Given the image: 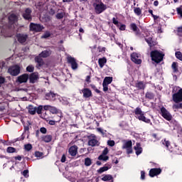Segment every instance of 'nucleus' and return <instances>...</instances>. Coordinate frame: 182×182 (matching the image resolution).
<instances>
[{
	"instance_id": "1",
	"label": "nucleus",
	"mask_w": 182,
	"mask_h": 182,
	"mask_svg": "<svg viewBox=\"0 0 182 182\" xmlns=\"http://www.w3.org/2000/svg\"><path fill=\"white\" fill-rule=\"evenodd\" d=\"M93 6L95 8V12L99 15L102 14V12H105L107 9V6L102 1L96 0L95 2L93 4Z\"/></svg>"
},
{
	"instance_id": "2",
	"label": "nucleus",
	"mask_w": 182,
	"mask_h": 182,
	"mask_svg": "<svg viewBox=\"0 0 182 182\" xmlns=\"http://www.w3.org/2000/svg\"><path fill=\"white\" fill-rule=\"evenodd\" d=\"M174 92H177L174 93ZM173 93H174L172 96L173 102L175 103H178L182 102V89L178 87H174L173 90Z\"/></svg>"
},
{
	"instance_id": "3",
	"label": "nucleus",
	"mask_w": 182,
	"mask_h": 182,
	"mask_svg": "<svg viewBox=\"0 0 182 182\" xmlns=\"http://www.w3.org/2000/svg\"><path fill=\"white\" fill-rule=\"evenodd\" d=\"M135 114L136 119H139V120L144 122L145 123H151V124H152L150 119H147L144 117V112L141 111V109L139 107L135 109Z\"/></svg>"
},
{
	"instance_id": "4",
	"label": "nucleus",
	"mask_w": 182,
	"mask_h": 182,
	"mask_svg": "<svg viewBox=\"0 0 182 182\" xmlns=\"http://www.w3.org/2000/svg\"><path fill=\"white\" fill-rule=\"evenodd\" d=\"M164 55H162L161 53L159 52L158 50H154L151 52V57L154 62L156 63H160L161 60H163V57Z\"/></svg>"
},
{
	"instance_id": "5",
	"label": "nucleus",
	"mask_w": 182,
	"mask_h": 182,
	"mask_svg": "<svg viewBox=\"0 0 182 182\" xmlns=\"http://www.w3.org/2000/svg\"><path fill=\"white\" fill-rule=\"evenodd\" d=\"M18 22V16L15 15L14 14H12L9 17V28H15V26H16Z\"/></svg>"
},
{
	"instance_id": "6",
	"label": "nucleus",
	"mask_w": 182,
	"mask_h": 182,
	"mask_svg": "<svg viewBox=\"0 0 182 182\" xmlns=\"http://www.w3.org/2000/svg\"><path fill=\"white\" fill-rule=\"evenodd\" d=\"M8 72L11 76H18L21 73V68L19 65H14L9 68Z\"/></svg>"
},
{
	"instance_id": "7",
	"label": "nucleus",
	"mask_w": 182,
	"mask_h": 182,
	"mask_svg": "<svg viewBox=\"0 0 182 182\" xmlns=\"http://www.w3.org/2000/svg\"><path fill=\"white\" fill-rule=\"evenodd\" d=\"M131 60L136 65H141V55L137 53H133L131 54Z\"/></svg>"
},
{
	"instance_id": "8",
	"label": "nucleus",
	"mask_w": 182,
	"mask_h": 182,
	"mask_svg": "<svg viewBox=\"0 0 182 182\" xmlns=\"http://www.w3.org/2000/svg\"><path fill=\"white\" fill-rule=\"evenodd\" d=\"M67 61L71 65L73 70H76V69H77V63L76 62V59H75V58L68 55Z\"/></svg>"
},
{
	"instance_id": "9",
	"label": "nucleus",
	"mask_w": 182,
	"mask_h": 182,
	"mask_svg": "<svg viewBox=\"0 0 182 182\" xmlns=\"http://www.w3.org/2000/svg\"><path fill=\"white\" fill-rule=\"evenodd\" d=\"M88 146L95 147V146H99V141L96 139V135L91 134L89 136Z\"/></svg>"
},
{
	"instance_id": "10",
	"label": "nucleus",
	"mask_w": 182,
	"mask_h": 182,
	"mask_svg": "<svg viewBox=\"0 0 182 182\" xmlns=\"http://www.w3.org/2000/svg\"><path fill=\"white\" fill-rule=\"evenodd\" d=\"M30 29L34 32H41V31L43 29V26L31 23L30 25Z\"/></svg>"
},
{
	"instance_id": "11",
	"label": "nucleus",
	"mask_w": 182,
	"mask_h": 182,
	"mask_svg": "<svg viewBox=\"0 0 182 182\" xmlns=\"http://www.w3.org/2000/svg\"><path fill=\"white\" fill-rule=\"evenodd\" d=\"M161 114L164 119H166V120L170 121L171 119V114L170 112H168V111H167V109H166V108L162 107L161 109Z\"/></svg>"
},
{
	"instance_id": "12",
	"label": "nucleus",
	"mask_w": 182,
	"mask_h": 182,
	"mask_svg": "<svg viewBox=\"0 0 182 182\" xmlns=\"http://www.w3.org/2000/svg\"><path fill=\"white\" fill-rule=\"evenodd\" d=\"M132 141H127L123 144L122 149H126L127 154H130L133 152V149H132Z\"/></svg>"
},
{
	"instance_id": "13",
	"label": "nucleus",
	"mask_w": 182,
	"mask_h": 182,
	"mask_svg": "<svg viewBox=\"0 0 182 182\" xmlns=\"http://www.w3.org/2000/svg\"><path fill=\"white\" fill-rule=\"evenodd\" d=\"M107 153H109V149L107 148H105L102 151V154H101L98 157L99 160H102L103 161H107V160H109V156H106Z\"/></svg>"
},
{
	"instance_id": "14",
	"label": "nucleus",
	"mask_w": 182,
	"mask_h": 182,
	"mask_svg": "<svg viewBox=\"0 0 182 182\" xmlns=\"http://www.w3.org/2000/svg\"><path fill=\"white\" fill-rule=\"evenodd\" d=\"M31 14H32V11L29 9H26L23 14V17L27 21H31L32 19V15Z\"/></svg>"
},
{
	"instance_id": "15",
	"label": "nucleus",
	"mask_w": 182,
	"mask_h": 182,
	"mask_svg": "<svg viewBox=\"0 0 182 182\" xmlns=\"http://www.w3.org/2000/svg\"><path fill=\"white\" fill-rule=\"evenodd\" d=\"M161 173V168H151L149 171L150 177H155V176H159Z\"/></svg>"
},
{
	"instance_id": "16",
	"label": "nucleus",
	"mask_w": 182,
	"mask_h": 182,
	"mask_svg": "<svg viewBox=\"0 0 182 182\" xmlns=\"http://www.w3.org/2000/svg\"><path fill=\"white\" fill-rule=\"evenodd\" d=\"M29 79V75L28 74H23L18 77V81L19 83H26Z\"/></svg>"
},
{
	"instance_id": "17",
	"label": "nucleus",
	"mask_w": 182,
	"mask_h": 182,
	"mask_svg": "<svg viewBox=\"0 0 182 182\" xmlns=\"http://www.w3.org/2000/svg\"><path fill=\"white\" fill-rule=\"evenodd\" d=\"M39 79V75L38 73H33L30 75L29 80L31 83H35Z\"/></svg>"
},
{
	"instance_id": "18",
	"label": "nucleus",
	"mask_w": 182,
	"mask_h": 182,
	"mask_svg": "<svg viewBox=\"0 0 182 182\" xmlns=\"http://www.w3.org/2000/svg\"><path fill=\"white\" fill-rule=\"evenodd\" d=\"M17 39L20 43H25L26 39H28V36L25 34L17 35Z\"/></svg>"
},
{
	"instance_id": "19",
	"label": "nucleus",
	"mask_w": 182,
	"mask_h": 182,
	"mask_svg": "<svg viewBox=\"0 0 182 182\" xmlns=\"http://www.w3.org/2000/svg\"><path fill=\"white\" fill-rule=\"evenodd\" d=\"M46 100H55L56 99V94L50 92L46 94Z\"/></svg>"
},
{
	"instance_id": "20",
	"label": "nucleus",
	"mask_w": 182,
	"mask_h": 182,
	"mask_svg": "<svg viewBox=\"0 0 182 182\" xmlns=\"http://www.w3.org/2000/svg\"><path fill=\"white\" fill-rule=\"evenodd\" d=\"M82 92L83 94V97H90L92 96V91L88 88H84L82 90Z\"/></svg>"
},
{
	"instance_id": "21",
	"label": "nucleus",
	"mask_w": 182,
	"mask_h": 182,
	"mask_svg": "<svg viewBox=\"0 0 182 182\" xmlns=\"http://www.w3.org/2000/svg\"><path fill=\"white\" fill-rule=\"evenodd\" d=\"M134 149L136 151V156H139V154H141L143 149L141 148V145H140L139 143H136Z\"/></svg>"
},
{
	"instance_id": "22",
	"label": "nucleus",
	"mask_w": 182,
	"mask_h": 182,
	"mask_svg": "<svg viewBox=\"0 0 182 182\" xmlns=\"http://www.w3.org/2000/svg\"><path fill=\"white\" fill-rule=\"evenodd\" d=\"M70 156H75L77 154V147L76 146H71L68 150Z\"/></svg>"
},
{
	"instance_id": "23",
	"label": "nucleus",
	"mask_w": 182,
	"mask_h": 182,
	"mask_svg": "<svg viewBox=\"0 0 182 182\" xmlns=\"http://www.w3.org/2000/svg\"><path fill=\"white\" fill-rule=\"evenodd\" d=\"M145 41L148 43L149 46H154V42L153 41V36H146L145 37Z\"/></svg>"
},
{
	"instance_id": "24",
	"label": "nucleus",
	"mask_w": 182,
	"mask_h": 182,
	"mask_svg": "<svg viewBox=\"0 0 182 182\" xmlns=\"http://www.w3.org/2000/svg\"><path fill=\"white\" fill-rule=\"evenodd\" d=\"M102 181H110L113 182V176L112 175H102Z\"/></svg>"
},
{
	"instance_id": "25",
	"label": "nucleus",
	"mask_w": 182,
	"mask_h": 182,
	"mask_svg": "<svg viewBox=\"0 0 182 182\" xmlns=\"http://www.w3.org/2000/svg\"><path fill=\"white\" fill-rule=\"evenodd\" d=\"M36 62H37V68H41V66H42L43 65V60H42V58H41V57H36L35 59Z\"/></svg>"
},
{
	"instance_id": "26",
	"label": "nucleus",
	"mask_w": 182,
	"mask_h": 182,
	"mask_svg": "<svg viewBox=\"0 0 182 182\" xmlns=\"http://www.w3.org/2000/svg\"><path fill=\"white\" fill-rule=\"evenodd\" d=\"M106 62H107V60L106 59V58H100L98 60V63L100 65V68H103V66H105V64L106 63Z\"/></svg>"
},
{
	"instance_id": "27",
	"label": "nucleus",
	"mask_w": 182,
	"mask_h": 182,
	"mask_svg": "<svg viewBox=\"0 0 182 182\" xmlns=\"http://www.w3.org/2000/svg\"><path fill=\"white\" fill-rule=\"evenodd\" d=\"M50 55V50H44L40 54V58H48Z\"/></svg>"
},
{
	"instance_id": "28",
	"label": "nucleus",
	"mask_w": 182,
	"mask_h": 182,
	"mask_svg": "<svg viewBox=\"0 0 182 182\" xmlns=\"http://www.w3.org/2000/svg\"><path fill=\"white\" fill-rule=\"evenodd\" d=\"M112 82H113V77H106L104 79L103 83L105 84V85H110V83H112Z\"/></svg>"
},
{
	"instance_id": "29",
	"label": "nucleus",
	"mask_w": 182,
	"mask_h": 182,
	"mask_svg": "<svg viewBox=\"0 0 182 182\" xmlns=\"http://www.w3.org/2000/svg\"><path fill=\"white\" fill-rule=\"evenodd\" d=\"M28 113H30V114H35V113H36V107L30 105L28 107Z\"/></svg>"
},
{
	"instance_id": "30",
	"label": "nucleus",
	"mask_w": 182,
	"mask_h": 182,
	"mask_svg": "<svg viewBox=\"0 0 182 182\" xmlns=\"http://www.w3.org/2000/svg\"><path fill=\"white\" fill-rule=\"evenodd\" d=\"M43 140L46 143H49V142L52 141V136H50V135L44 136L43 137Z\"/></svg>"
},
{
	"instance_id": "31",
	"label": "nucleus",
	"mask_w": 182,
	"mask_h": 182,
	"mask_svg": "<svg viewBox=\"0 0 182 182\" xmlns=\"http://www.w3.org/2000/svg\"><path fill=\"white\" fill-rule=\"evenodd\" d=\"M154 31L155 32H157V33H163V31L161 30V26L160 24H158L157 26H154Z\"/></svg>"
},
{
	"instance_id": "32",
	"label": "nucleus",
	"mask_w": 182,
	"mask_h": 182,
	"mask_svg": "<svg viewBox=\"0 0 182 182\" xmlns=\"http://www.w3.org/2000/svg\"><path fill=\"white\" fill-rule=\"evenodd\" d=\"M136 87H138V89H144L146 85L143 82H139L136 83Z\"/></svg>"
},
{
	"instance_id": "33",
	"label": "nucleus",
	"mask_w": 182,
	"mask_h": 182,
	"mask_svg": "<svg viewBox=\"0 0 182 182\" xmlns=\"http://www.w3.org/2000/svg\"><path fill=\"white\" fill-rule=\"evenodd\" d=\"M134 12L138 16H139V15H141V9H140V8H137V7L134 8Z\"/></svg>"
},
{
	"instance_id": "34",
	"label": "nucleus",
	"mask_w": 182,
	"mask_h": 182,
	"mask_svg": "<svg viewBox=\"0 0 182 182\" xmlns=\"http://www.w3.org/2000/svg\"><path fill=\"white\" fill-rule=\"evenodd\" d=\"M50 113H52L53 114H56V113H58V109H56V107H50Z\"/></svg>"
},
{
	"instance_id": "35",
	"label": "nucleus",
	"mask_w": 182,
	"mask_h": 182,
	"mask_svg": "<svg viewBox=\"0 0 182 182\" xmlns=\"http://www.w3.org/2000/svg\"><path fill=\"white\" fill-rule=\"evenodd\" d=\"M175 55H176V57L177 58V59L182 61V53L181 52L177 51L175 53Z\"/></svg>"
},
{
	"instance_id": "36",
	"label": "nucleus",
	"mask_w": 182,
	"mask_h": 182,
	"mask_svg": "<svg viewBox=\"0 0 182 182\" xmlns=\"http://www.w3.org/2000/svg\"><path fill=\"white\" fill-rule=\"evenodd\" d=\"M172 69L173 72H177L178 70V65H177V63H172Z\"/></svg>"
},
{
	"instance_id": "37",
	"label": "nucleus",
	"mask_w": 182,
	"mask_h": 182,
	"mask_svg": "<svg viewBox=\"0 0 182 182\" xmlns=\"http://www.w3.org/2000/svg\"><path fill=\"white\" fill-rule=\"evenodd\" d=\"M107 170H109V167L107 166H104V167H102L100 168L99 170H98V173H104V171H107Z\"/></svg>"
},
{
	"instance_id": "38",
	"label": "nucleus",
	"mask_w": 182,
	"mask_h": 182,
	"mask_svg": "<svg viewBox=\"0 0 182 182\" xmlns=\"http://www.w3.org/2000/svg\"><path fill=\"white\" fill-rule=\"evenodd\" d=\"M85 164L87 166H89L92 164V160L90 158H86L85 160Z\"/></svg>"
},
{
	"instance_id": "39",
	"label": "nucleus",
	"mask_w": 182,
	"mask_h": 182,
	"mask_svg": "<svg viewBox=\"0 0 182 182\" xmlns=\"http://www.w3.org/2000/svg\"><path fill=\"white\" fill-rule=\"evenodd\" d=\"M24 149L25 150H26V151H29L32 150V144H28L24 145Z\"/></svg>"
},
{
	"instance_id": "40",
	"label": "nucleus",
	"mask_w": 182,
	"mask_h": 182,
	"mask_svg": "<svg viewBox=\"0 0 182 182\" xmlns=\"http://www.w3.org/2000/svg\"><path fill=\"white\" fill-rule=\"evenodd\" d=\"M43 109V107L42 105H40L38 107H36V112L38 113V114H41L42 113Z\"/></svg>"
},
{
	"instance_id": "41",
	"label": "nucleus",
	"mask_w": 182,
	"mask_h": 182,
	"mask_svg": "<svg viewBox=\"0 0 182 182\" xmlns=\"http://www.w3.org/2000/svg\"><path fill=\"white\" fill-rule=\"evenodd\" d=\"M64 16H65V13L64 12L58 13L57 15H56L57 19H62V18H63Z\"/></svg>"
},
{
	"instance_id": "42",
	"label": "nucleus",
	"mask_w": 182,
	"mask_h": 182,
	"mask_svg": "<svg viewBox=\"0 0 182 182\" xmlns=\"http://www.w3.org/2000/svg\"><path fill=\"white\" fill-rule=\"evenodd\" d=\"M15 151H16V149L14 147L9 146L7 148V153H15Z\"/></svg>"
},
{
	"instance_id": "43",
	"label": "nucleus",
	"mask_w": 182,
	"mask_h": 182,
	"mask_svg": "<svg viewBox=\"0 0 182 182\" xmlns=\"http://www.w3.org/2000/svg\"><path fill=\"white\" fill-rule=\"evenodd\" d=\"M162 144H164V146H166V149H169V147H170V141H168L164 140L162 141Z\"/></svg>"
},
{
	"instance_id": "44",
	"label": "nucleus",
	"mask_w": 182,
	"mask_h": 182,
	"mask_svg": "<svg viewBox=\"0 0 182 182\" xmlns=\"http://www.w3.org/2000/svg\"><path fill=\"white\" fill-rule=\"evenodd\" d=\"M97 132L101 133L102 136H106V131L103 130L102 128H97Z\"/></svg>"
},
{
	"instance_id": "45",
	"label": "nucleus",
	"mask_w": 182,
	"mask_h": 182,
	"mask_svg": "<svg viewBox=\"0 0 182 182\" xmlns=\"http://www.w3.org/2000/svg\"><path fill=\"white\" fill-rule=\"evenodd\" d=\"M97 132L101 133L102 136H106V131L103 130L102 128H97Z\"/></svg>"
},
{
	"instance_id": "46",
	"label": "nucleus",
	"mask_w": 182,
	"mask_h": 182,
	"mask_svg": "<svg viewBox=\"0 0 182 182\" xmlns=\"http://www.w3.org/2000/svg\"><path fill=\"white\" fill-rule=\"evenodd\" d=\"M97 132L101 133L102 136H106V131L103 130L102 128H97Z\"/></svg>"
},
{
	"instance_id": "47",
	"label": "nucleus",
	"mask_w": 182,
	"mask_h": 182,
	"mask_svg": "<svg viewBox=\"0 0 182 182\" xmlns=\"http://www.w3.org/2000/svg\"><path fill=\"white\" fill-rule=\"evenodd\" d=\"M97 132L101 133L102 136H106V131L103 130L102 128H97Z\"/></svg>"
},
{
	"instance_id": "48",
	"label": "nucleus",
	"mask_w": 182,
	"mask_h": 182,
	"mask_svg": "<svg viewBox=\"0 0 182 182\" xmlns=\"http://www.w3.org/2000/svg\"><path fill=\"white\" fill-rule=\"evenodd\" d=\"M34 69H35V68L33 67V65H28V66L26 68L27 72H30V73L33 72Z\"/></svg>"
},
{
	"instance_id": "49",
	"label": "nucleus",
	"mask_w": 182,
	"mask_h": 182,
	"mask_svg": "<svg viewBox=\"0 0 182 182\" xmlns=\"http://www.w3.org/2000/svg\"><path fill=\"white\" fill-rule=\"evenodd\" d=\"M22 174L24 177H26V178H28V177H29V171L28 170H24L22 172Z\"/></svg>"
},
{
	"instance_id": "50",
	"label": "nucleus",
	"mask_w": 182,
	"mask_h": 182,
	"mask_svg": "<svg viewBox=\"0 0 182 182\" xmlns=\"http://www.w3.org/2000/svg\"><path fill=\"white\" fill-rule=\"evenodd\" d=\"M146 97H147L148 99H153L154 97V95H153V93L151 92H147L146 94Z\"/></svg>"
},
{
	"instance_id": "51",
	"label": "nucleus",
	"mask_w": 182,
	"mask_h": 182,
	"mask_svg": "<svg viewBox=\"0 0 182 182\" xmlns=\"http://www.w3.org/2000/svg\"><path fill=\"white\" fill-rule=\"evenodd\" d=\"M177 12H178V15H179L181 18H182V6L177 8Z\"/></svg>"
},
{
	"instance_id": "52",
	"label": "nucleus",
	"mask_w": 182,
	"mask_h": 182,
	"mask_svg": "<svg viewBox=\"0 0 182 182\" xmlns=\"http://www.w3.org/2000/svg\"><path fill=\"white\" fill-rule=\"evenodd\" d=\"M41 21H42V22H49V21H50V18L49 17H41Z\"/></svg>"
},
{
	"instance_id": "53",
	"label": "nucleus",
	"mask_w": 182,
	"mask_h": 182,
	"mask_svg": "<svg viewBox=\"0 0 182 182\" xmlns=\"http://www.w3.org/2000/svg\"><path fill=\"white\" fill-rule=\"evenodd\" d=\"M107 144L110 147H113V146H114V141L113 140H108L107 141Z\"/></svg>"
},
{
	"instance_id": "54",
	"label": "nucleus",
	"mask_w": 182,
	"mask_h": 182,
	"mask_svg": "<svg viewBox=\"0 0 182 182\" xmlns=\"http://www.w3.org/2000/svg\"><path fill=\"white\" fill-rule=\"evenodd\" d=\"M131 29H132V31L136 32V31H137V26H136L135 23H132L131 24Z\"/></svg>"
},
{
	"instance_id": "55",
	"label": "nucleus",
	"mask_w": 182,
	"mask_h": 182,
	"mask_svg": "<svg viewBox=\"0 0 182 182\" xmlns=\"http://www.w3.org/2000/svg\"><path fill=\"white\" fill-rule=\"evenodd\" d=\"M49 36H50V33L46 32L42 36V38H43L44 39H46V38H49Z\"/></svg>"
},
{
	"instance_id": "56",
	"label": "nucleus",
	"mask_w": 182,
	"mask_h": 182,
	"mask_svg": "<svg viewBox=\"0 0 182 182\" xmlns=\"http://www.w3.org/2000/svg\"><path fill=\"white\" fill-rule=\"evenodd\" d=\"M102 86H103L104 92H107V90H109V88L107 87L108 86L107 84L102 83Z\"/></svg>"
},
{
	"instance_id": "57",
	"label": "nucleus",
	"mask_w": 182,
	"mask_h": 182,
	"mask_svg": "<svg viewBox=\"0 0 182 182\" xmlns=\"http://www.w3.org/2000/svg\"><path fill=\"white\" fill-rule=\"evenodd\" d=\"M35 156L36 157H42V156H43V154L42 152L36 151Z\"/></svg>"
},
{
	"instance_id": "58",
	"label": "nucleus",
	"mask_w": 182,
	"mask_h": 182,
	"mask_svg": "<svg viewBox=\"0 0 182 182\" xmlns=\"http://www.w3.org/2000/svg\"><path fill=\"white\" fill-rule=\"evenodd\" d=\"M40 132H41V133H43V134H46V132H47L46 128H45V127L41 128V129H40Z\"/></svg>"
},
{
	"instance_id": "59",
	"label": "nucleus",
	"mask_w": 182,
	"mask_h": 182,
	"mask_svg": "<svg viewBox=\"0 0 182 182\" xmlns=\"http://www.w3.org/2000/svg\"><path fill=\"white\" fill-rule=\"evenodd\" d=\"M112 22L114 25H119V21H117V19H116V18H112Z\"/></svg>"
},
{
	"instance_id": "60",
	"label": "nucleus",
	"mask_w": 182,
	"mask_h": 182,
	"mask_svg": "<svg viewBox=\"0 0 182 182\" xmlns=\"http://www.w3.org/2000/svg\"><path fill=\"white\" fill-rule=\"evenodd\" d=\"M50 105H46L43 107L44 110H50Z\"/></svg>"
},
{
	"instance_id": "61",
	"label": "nucleus",
	"mask_w": 182,
	"mask_h": 182,
	"mask_svg": "<svg viewBox=\"0 0 182 182\" xmlns=\"http://www.w3.org/2000/svg\"><path fill=\"white\" fill-rule=\"evenodd\" d=\"M5 78L4 77L0 76V85H2V83H4Z\"/></svg>"
},
{
	"instance_id": "62",
	"label": "nucleus",
	"mask_w": 182,
	"mask_h": 182,
	"mask_svg": "<svg viewBox=\"0 0 182 182\" xmlns=\"http://www.w3.org/2000/svg\"><path fill=\"white\" fill-rule=\"evenodd\" d=\"M144 176H145V173L144 171H141V180H144Z\"/></svg>"
},
{
	"instance_id": "63",
	"label": "nucleus",
	"mask_w": 182,
	"mask_h": 182,
	"mask_svg": "<svg viewBox=\"0 0 182 182\" xmlns=\"http://www.w3.org/2000/svg\"><path fill=\"white\" fill-rule=\"evenodd\" d=\"M120 31H124L126 29V26L124 25H121L119 27Z\"/></svg>"
},
{
	"instance_id": "64",
	"label": "nucleus",
	"mask_w": 182,
	"mask_h": 182,
	"mask_svg": "<svg viewBox=\"0 0 182 182\" xmlns=\"http://www.w3.org/2000/svg\"><path fill=\"white\" fill-rule=\"evenodd\" d=\"M177 109H182V103L175 105Z\"/></svg>"
}]
</instances>
